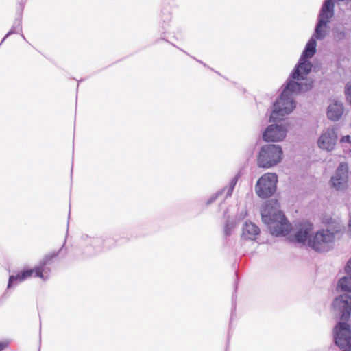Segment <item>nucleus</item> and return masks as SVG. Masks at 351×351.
<instances>
[{
	"instance_id": "obj_1",
	"label": "nucleus",
	"mask_w": 351,
	"mask_h": 351,
	"mask_svg": "<svg viewBox=\"0 0 351 351\" xmlns=\"http://www.w3.org/2000/svg\"><path fill=\"white\" fill-rule=\"evenodd\" d=\"M263 221L268 226L271 234L286 235L291 230V224L280 210V205L276 201L266 202L262 207Z\"/></svg>"
},
{
	"instance_id": "obj_2",
	"label": "nucleus",
	"mask_w": 351,
	"mask_h": 351,
	"mask_svg": "<svg viewBox=\"0 0 351 351\" xmlns=\"http://www.w3.org/2000/svg\"><path fill=\"white\" fill-rule=\"evenodd\" d=\"M306 88H303V84L290 80L282 93L280 98L274 104V109L270 115V121H276L283 119L284 116L289 114L295 108V105L291 93H298L303 90H308L309 87L305 85Z\"/></svg>"
},
{
	"instance_id": "obj_3",
	"label": "nucleus",
	"mask_w": 351,
	"mask_h": 351,
	"mask_svg": "<svg viewBox=\"0 0 351 351\" xmlns=\"http://www.w3.org/2000/svg\"><path fill=\"white\" fill-rule=\"evenodd\" d=\"M322 223L330 228V230L317 231L308 240V244L318 252L328 250L335 241V234L340 232L341 224L331 217L326 215L322 217Z\"/></svg>"
},
{
	"instance_id": "obj_4",
	"label": "nucleus",
	"mask_w": 351,
	"mask_h": 351,
	"mask_svg": "<svg viewBox=\"0 0 351 351\" xmlns=\"http://www.w3.org/2000/svg\"><path fill=\"white\" fill-rule=\"evenodd\" d=\"M282 150L280 145L267 144L261 147L257 157V164L261 168H270L282 159Z\"/></svg>"
},
{
	"instance_id": "obj_5",
	"label": "nucleus",
	"mask_w": 351,
	"mask_h": 351,
	"mask_svg": "<svg viewBox=\"0 0 351 351\" xmlns=\"http://www.w3.org/2000/svg\"><path fill=\"white\" fill-rule=\"evenodd\" d=\"M334 3L332 0H326L319 15V21L317 24L314 36L316 39L322 40L327 34L328 23L333 16Z\"/></svg>"
},
{
	"instance_id": "obj_6",
	"label": "nucleus",
	"mask_w": 351,
	"mask_h": 351,
	"mask_svg": "<svg viewBox=\"0 0 351 351\" xmlns=\"http://www.w3.org/2000/svg\"><path fill=\"white\" fill-rule=\"evenodd\" d=\"M278 176L274 173L263 174L257 181L255 186V192L263 199L271 196L276 190Z\"/></svg>"
},
{
	"instance_id": "obj_7",
	"label": "nucleus",
	"mask_w": 351,
	"mask_h": 351,
	"mask_svg": "<svg viewBox=\"0 0 351 351\" xmlns=\"http://www.w3.org/2000/svg\"><path fill=\"white\" fill-rule=\"evenodd\" d=\"M50 258H51L49 257H46L40 263L39 266L35 267L33 269L21 271L16 275L10 276L9 277L8 287H10L15 282H21L32 276L39 277L45 280V278L43 276L44 267L49 263Z\"/></svg>"
},
{
	"instance_id": "obj_8",
	"label": "nucleus",
	"mask_w": 351,
	"mask_h": 351,
	"mask_svg": "<svg viewBox=\"0 0 351 351\" xmlns=\"http://www.w3.org/2000/svg\"><path fill=\"white\" fill-rule=\"evenodd\" d=\"M335 343L343 351H351V330L350 326L346 322H339L335 328Z\"/></svg>"
},
{
	"instance_id": "obj_9",
	"label": "nucleus",
	"mask_w": 351,
	"mask_h": 351,
	"mask_svg": "<svg viewBox=\"0 0 351 351\" xmlns=\"http://www.w3.org/2000/svg\"><path fill=\"white\" fill-rule=\"evenodd\" d=\"M338 134L335 128H328L322 133L317 141L318 147L324 150L332 151L337 144Z\"/></svg>"
},
{
	"instance_id": "obj_10",
	"label": "nucleus",
	"mask_w": 351,
	"mask_h": 351,
	"mask_svg": "<svg viewBox=\"0 0 351 351\" xmlns=\"http://www.w3.org/2000/svg\"><path fill=\"white\" fill-rule=\"evenodd\" d=\"M348 172V165L346 162H341L336 171L335 176L331 178V183L335 189L341 190L346 187Z\"/></svg>"
},
{
	"instance_id": "obj_11",
	"label": "nucleus",
	"mask_w": 351,
	"mask_h": 351,
	"mask_svg": "<svg viewBox=\"0 0 351 351\" xmlns=\"http://www.w3.org/2000/svg\"><path fill=\"white\" fill-rule=\"evenodd\" d=\"M332 305L335 308L341 311V319L348 320L351 313V297L344 294L337 297Z\"/></svg>"
},
{
	"instance_id": "obj_12",
	"label": "nucleus",
	"mask_w": 351,
	"mask_h": 351,
	"mask_svg": "<svg viewBox=\"0 0 351 351\" xmlns=\"http://www.w3.org/2000/svg\"><path fill=\"white\" fill-rule=\"evenodd\" d=\"M287 130L278 125H271L267 128L263 134V139L267 141L278 142L286 136Z\"/></svg>"
},
{
	"instance_id": "obj_13",
	"label": "nucleus",
	"mask_w": 351,
	"mask_h": 351,
	"mask_svg": "<svg viewBox=\"0 0 351 351\" xmlns=\"http://www.w3.org/2000/svg\"><path fill=\"white\" fill-rule=\"evenodd\" d=\"M313 230V225L308 221H302L296 226L295 239L297 242L305 243L311 237L310 232Z\"/></svg>"
},
{
	"instance_id": "obj_14",
	"label": "nucleus",
	"mask_w": 351,
	"mask_h": 351,
	"mask_svg": "<svg viewBox=\"0 0 351 351\" xmlns=\"http://www.w3.org/2000/svg\"><path fill=\"white\" fill-rule=\"evenodd\" d=\"M312 64L306 60H300L297 68L293 71L291 77L294 80H304L311 71Z\"/></svg>"
},
{
	"instance_id": "obj_15",
	"label": "nucleus",
	"mask_w": 351,
	"mask_h": 351,
	"mask_svg": "<svg viewBox=\"0 0 351 351\" xmlns=\"http://www.w3.org/2000/svg\"><path fill=\"white\" fill-rule=\"evenodd\" d=\"M344 112V108L342 103L335 101L328 107L327 117L332 121L339 120Z\"/></svg>"
},
{
	"instance_id": "obj_16",
	"label": "nucleus",
	"mask_w": 351,
	"mask_h": 351,
	"mask_svg": "<svg viewBox=\"0 0 351 351\" xmlns=\"http://www.w3.org/2000/svg\"><path fill=\"white\" fill-rule=\"evenodd\" d=\"M259 234V228L254 223L245 222L243 228L242 237L245 240H254Z\"/></svg>"
},
{
	"instance_id": "obj_17",
	"label": "nucleus",
	"mask_w": 351,
	"mask_h": 351,
	"mask_svg": "<svg viewBox=\"0 0 351 351\" xmlns=\"http://www.w3.org/2000/svg\"><path fill=\"white\" fill-rule=\"evenodd\" d=\"M316 51V41L311 39L306 44L304 51L300 58V60H306L313 56Z\"/></svg>"
},
{
	"instance_id": "obj_18",
	"label": "nucleus",
	"mask_w": 351,
	"mask_h": 351,
	"mask_svg": "<svg viewBox=\"0 0 351 351\" xmlns=\"http://www.w3.org/2000/svg\"><path fill=\"white\" fill-rule=\"evenodd\" d=\"M338 286L342 291L351 292V276L343 277L339 279Z\"/></svg>"
},
{
	"instance_id": "obj_19",
	"label": "nucleus",
	"mask_w": 351,
	"mask_h": 351,
	"mask_svg": "<svg viewBox=\"0 0 351 351\" xmlns=\"http://www.w3.org/2000/svg\"><path fill=\"white\" fill-rule=\"evenodd\" d=\"M345 96L346 101L351 105V82H348L346 85Z\"/></svg>"
},
{
	"instance_id": "obj_20",
	"label": "nucleus",
	"mask_w": 351,
	"mask_h": 351,
	"mask_svg": "<svg viewBox=\"0 0 351 351\" xmlns=\"http://www.w3.org/2000/svg\"><path fill=\"white\" fill-rule=\"evenodd\" d=\"M237 180H238V176L234 177L230 182V187H229V189H228V195H231L232 193V191L237 182Z\"/></svg>"
},
{
	"instance_id": "obj_21",
	"label": "nucleus",
	"mask_w": 351,
	"mask_h": 351,
	"mask_svg": "<svg viewBox=\"0 0 351 351\" xmlns=\"http://www.w3.org/2000/svg\"><path fill=\"white\" fill-rule=\"evenodd\" d=\"M234 228V226L233 224H226L225 228H224V232L226 235H230L232 230Z\"/></svg>"
},
{
	"instance_id": "obj_22",
	"label": "nucleus",
	"mask_w": 351,
	"mask_h": 351,
	"mask_svg": "<svg viewBox=\"0 0 351 351\" xmlns=\"http://www.w3.org/2000/svg\"><path fill=\"white\" fill-rule=\"evenodd\" d=\"M341 143H348L351 144V138L349 135L343 136L340 138Z\"/></svg>"
},
{
	"instance_id": "obj_23",
	"label": "nucleus",
	"mask_w": 351,
	"mask_h": 351,
	"mask_svg": "<svg viewBox=\"0 0 351 351\" xmlns=\"http://www.w3.org/2000/svg\"><path fill=\"white\" fill-rule=\"evenodd\" d=\"M8 341H4L0 342V351L3 350L5 348L8 346Z\"/></svg>"
},
{
	"instance_id": "obj_24",
	"label": "nucleus",
	"mask_w": 351,
	"mask_h": 351,
	"mask_svg": "<svg viewBox=\"0 0 351 351\" xmlns=\"http://www.w3.org/2000/svg\"><path fill=\"white\" fill-rule=\"evenodd\" d=\"M346 270H347V272L350 274H351V258L350 260L348 262V264H347V267H346Z\"/></svg>"
},
{
	"instance_id": "obj_25",
	"label": "nucleus",
	"mask_w": 351,
	"mask_h": 351,
	"mask_svg": "<svg viewBox=\"0 0 351 351\" xmlns=\"http://www.w3.org/2000/svg\"><path fill=\"white\" fill-rule=\"evenodd\" d=\"M348 228H349V232H350V237H351V219L349 221V223H348Z\"/></svg>"
}]
</instances>
